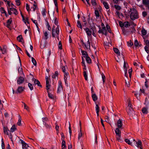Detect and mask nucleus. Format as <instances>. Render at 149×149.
<instances>
[{
	"instance_id": "79ce46f5",
	"label": "nucleus",
	"mask_w": 149,
	"mask_h": 149,
	"mask_svg": "<svg viewBox=\"0 0 149 149\" xmlns=\"http://www.w3.org/2000/svg\"><path fill=\"white\" fill-rule=\"evenodd\" d=\"M114 7L118 10H119L121 9V7L118 5H115Z\"/></svg>"
},
{
	"instance_id": "aec40b11",
	"label": "nucleus",
	"mask_w": 149,
	"mask_h": 149,
	"mask_svg": "<svg viewBox=\"0 0 149 149\" xmlns=\"http://www.w3.org/2000/svg\"><path fill=\"white\" fill-rule=\"evenodd\" d=\"M142 111L143 113L146 114H147L148 113L147 108L143 107L142 109Z\"/></svg>"
},
{
	"instance_id": "f8f14e48",
	"label": "nucleus",
	"mask_w": 149,
	"mask_h": 149,
	"mask_svg": "<svg viewBox=\"0 0 149 149\" xmlns=\"http://www.w3.org/2000/svg\"><path fill=\"white\" fill-rule=\"evenodd\" d=\"M55 26H53V27L52 28V36L53 38L55 37Z\"/></svg>"
},
{
	"instance_id": "a18cd8bd",
	"label": "nucleus",
	"mask_w": 149,
	"mask_h": 149,
	"mask_svg": "<svg viewBox=\"0 0 149 149\" xmlns=\"http://www.w3.org/2000/svg\"><path fill=\"white\" fill-rule=\"evenodd\" d=\"M31 20L33 21V22L36 25L37 27L38 28V25L37 21L36 20H34L32 18L31 19Z\"/></svg>"
},
{
	"instance_id": "bf43d9fd",
	"label": "nucleus",
	"mask_w": 149,
	"mask_h": 149,
	"mask_svg": "<svg viewBox=\"0 0 149 149\" xmlns=\"http://www.w3.org/2000/svg\"><path fill=\"white\" fill-rule=\"evenodd\" d=\"M95 109L96 112L99 111V107L97 104L96 105Z\"/></svg>"
},
{
	"instance_id": "f3484780",
	"label": "nucleus",
	"mask_w": 149,
	"mask_h": 149,
	"mask_svg": "<svg viewBox=\"0 0 149 149\" xmlns=\"http://www.w3.org/2000/svg\"><path fill=\"white\" fill-rule=\"evenodd\" d=\"M86 60L87 63L90 64L91 63V60L88 56L86 57Z\"/></svg>"
},
{
	"instance_id": "0eeeda50",
	"label": "nucleus",
	"mask_w": 149,
	"mask_h": 149,
	"mask_svg": "<svg viewBox=\"0 0 149 149\" xmlns=\"http://www.w3.org/2000/svg\"><path fill=\"white\" fill-rule=\"evenodd\" d=\"M117 128H122V123L121 120L120 119H119L117 123Z\"/></svg>"
},
{
	"instance_id": "7ed1b4c3",
	"label": "nucleus",
	"mask_w": 149,
	"mask_h": 149,
	"mask_svg": "<svg viewBox=\"0 0 149 149\" xmlns=\"http://www.w3.org/2000/svg\"><path fill=\"white\" fill-rule=\"evenodd\" d=\"M58 88L57 92L59 93L61 91L63 90V88L62 86V82L61 81H58Z\"/></svg>"
},
{
	"instance_id": "603ef678",
	"label": "nucleus",
	"mask_w": 149,
	"mask_h": 149,
	"mask_svg": "<svg viewBox=\"0 0 149 149\" xmlns=\"http://www.w3.org/2000/svg\"><path fill=\"white\" fill-rule=\"evenodd\" d=\"M44 36H45V39L47 40L48 38V34L47 32H45L44 33Z\"/></svg>"
},
{
	"instance_id": "393cba45",
	"label": "nucleus",
	"mask_w": 149,
	"mask_h": 149,
	"mask_svg": "<svg viewBox=\"0 0 149 149\" xmlns=\"http://www.w3.org/2000/svg\"><path fill=\"white\" fill-rule=\"evenodd\" d=\"M124 26L126 28H127L130 26V24L128 21H126L124 22Z\"/></svg>"
},
{
	"instance_id": "9d476101",
	"label": "nucleus",
	"mask_w": 149,
	"mask_h": 149,
	"mask_svg": "<svg viewBox=\"0 0 149 149\" xmlns=\"http://www.w3.org/2000/svg\"><path fill=\"white\" fill-rule=\"evenodd\" d=\"M101 3H103L104 7L106 9H108L109 8V6L107 2H104L102 0H101Z\"/></svg>"
},
{
	"instance_id": "c756f323",
	"label": "nucleus",
	"mask_w": 149,
	"mask_h": 149,
	"mask_svg": "<svg viewBox=\"0 0 149 149\" xmlns=\"http://www.w3.org/2000/svg\"><path fill=\"white\" fill-rule=\"evenodd\" d=\"M81 122L80 121V133H79V134L78 138V139L79 140L80 139V138L82 136V134L81 132Z\"/></svg>"
},
{
	"instance_id": "cd10ccee",
	"label": "nucleus",
	"mask_w": 149,
	"mask_h": 149,
	"mask_svg": "<svg viewBox=\"0 0 149 149\" xmlns=\"http://www.w3.org/2000/svg\"><path fill=\"white\" fill-rule=\"evenodd\" d=\"M47 91L48 93V96L51 99H54V96H53V95L52 94H51L49 92V90H47Z\"/></svg>"
},
{
	"instance_id": "58836bf2",
	"label": "nucleus",
	"mask_w": 149,
	"mask_h": 149,
	"mask_svg": "<svg viewBox=\"0 0 149 149\" xmlns=\"http://www.w3.org/2000/svg\"><path fill=\"white\" fill-rule=\"evenodd\" d=\"M31 59L32 62L33 63V65L35 66L37 64V63L35 59L33 57H32L31 58Z\"/></svg>"
},
{
	"instance_id": "412c9836",
	"label": "nucleus",
	"mask_w": 149,
	"mask_h": 149,
	"mask_svg": "<svg viewBox=\"0 0 149 149\" xmlns=\"http://www.w3.org/2000/svg\"><path fill=\"white\" fill-rule=\"evenodd\" d=\"M119 24L121 28V29L123 30V29H124V23H123L122 22L120 21L119 22Z\"/></svg>"
},
{
	"instance_id": "0e129e2a",
	"label": "nucleus",
	"mask_w": 149,
	"mask_h": 149,
	"mask_svg": "<svg viewBox=\"0 0 149 149\" xmlns=\"http://www.w3.org/2000/svg\"><path fill=\"white\" fill-rule=\"evenodd\" d=\"M12 18H11L10 19L8 20L7 21V24H10L12 22V20H11Z\"/></svg>"
},
{
	"instance_id": "4c0bfd02",
	"label": "nucleus",
	"mask_w": 149,
	"mask_h": 149,
	"mask_svg": "<svg viewBox=\"0 0 149 149\" xmlns=\"http://www.w3.org/2000/svg\"><path fill=\"white\" fill-rule=\"evenodd\" d=\"M84 73V77L85 79V80H88V77L87 76V73L86 72V71H84L83 72Z\"/></svg>"
},
{
	"instance_id": "c9c22d12",
	"label": "nucleus",
	"mask_w": 149,
	"mask_h": 149,
	"mask_svg": "<svg viewBox=\"0 0 149 149\" xmlns=\"http://www.w3.org/2000/svg\"><path fill=\"white\" fill-rule=\"evenodd\" d=\"M21 117L20 115L19 116V120H18V122L17 123V124L19 126H20L21 125Z\"/></svg>"
},
{
	"instance_id": "bb28decb",
	"label": "nucleus",
	"mask_w": 149,
	"mask_h": 149,
	"mask_svg": "<svg viewBox=\"0 0 149 149\" xmlns=\"http://www.w3.org/2000/svg\"><path fill=\"white\" fill-rule=\"evenodd\" d=\"M77 26L78 28H79L81 30L82 29V26L80 22L78 20L77 21Z\"/></svg>"
},
{
	"instance_id": "e2e57ef3",
	"label": "nucleus",
	"mask_w": 149,
	"mask_h": 149,
	"mask_svg": "<svg viewBox=\"0 0 149 149\" xmlns=\"http://www.w3.org/2000/svg\"><path fill=\"white\" fill-rule=\"evenodd\" d=\"M42 14L43 16H45L46 15V10L44 8L42 12Z\"/></svg>"
},
{
	"instance_id": "f704fd0d",
	"label": "nucleus",
	"mask_w": 149,
	"mask_h": 149,
	"mask_svg": "<svg viewBox=\"0 0 149 149\" xmlns=\"http://www.w3.org/2000/svg\"><path fill=\"white\" fill-rule=\"evenodd\" d=\"M106 28L107 29V30L110 33H111V31L110 29V26H109V25L107 24V25H106Z\"/></svg>"
},
{
	"instance_id": "8fccbe9b",
	"label": "nucleus",
	"mask_w": 149,
	"mask_h": 149,
	"mask_svg": "<svg viewBox=\"0 0 149 149\" xmlns=\"http://www.w3.org/2000/svg\"><path fill=\"white\" fill-rule=\"evenodd\" d=\"M46 22H47V25L48 26V29L49 30V31H51V27H50V26L49 24V22H48V21H46Z\"/></svg>"
},
{
	"instance_id": "9b49d317",
	"label": "nucleus",
	"mask_w": 149,
	"mask_h": 149,
	"mask_svg": "<svg viewBox=\"0 0 149 149\" xmlns=\"http://www.w3.org/2000/svg\"><path fill=\"white\" fill-rule=\"evenodd\" d=\"M35 85H37L38 86H39L41 88L42 87V86L40 82L37 79L35 80V82H34Z\"/></svg>"
},
{
	"instance_id": "c03bdc74",
	"label": "nucleus",
	"mask_w": 149,
	"mask_h": 149,
	"mask_svg": "<svg viewBox=\"0 0 149 149\" xmlns=\"http://www.w3.org/2000/svg\"><path fill=\"white\" fill-rule=\"evenodd\" d=\"M1 146L2 149H5V144L4 143L3 139L2 138L1 139Z\"/></svg>"
},
{
	"instance_id": "4468645a",
	"label": "nucleus",
	"mask_w": 149,
	"mask_h": 149,
	"mask_svg": "<svg viewBox=\"0 0 149 149\" xmlns=\"http://www.w3.org/2000/svg\"><path fill=\"white\" fill-rule=\"evenodd\" d=\"M113 49L115 53L117 54L118 56L120 55V53L118 48H113Z\"/></svg>"
},
{
	"instance_id": "1a4fd4ad",
	"label": "nucleus",
	"mask_w": 149,
	"mask_h": 149,
	"mask_svg": "<svg viewBox=\"0 0 149 149\" xmlns=\"http://www.w3.org/2000/svg\"><path fill=\"white\" fill-rule=\"evenodd\" d=\"M115 133L116 136H120L121 135V132L119 130V128H116L115 130Z\"/></svg>"
},
{
	"instance_id": "6e6d98bb",
	"label": "nucleus",
	"mask_w": 149,
	"mask_h": 149,
	"mask_svg": "<svg viewBox=\"0 0 149 149\" xmlns=\"http://www.w3.org/2000/svg\"><path fill=\"white\" fill-rule=\"evenodd\" d=\"M57 17H55V18L54 23V24L56 25H57L58 24V21L57 20Z\"/></svg>"
},
{
	"instance_id": "4d7b16f0",
	"label": "nucleus",
	"mask_w": 149,
	"mask_h": 149,
	"mask_svg": "<svg viewBox=\"0 0 149 149\" xmlns=\"http://www.w3.org/2000/svg\"><path fill=\"white\" fill-rule=\"evenodd\" d=\"M120 137H121V135H120V136H116V138L119 141H120L121 142L122 141V140L120 139Z\"/></svg>"
},
{
	"instance_id": "39448f33",
	"label": "nucleus",
	"mask_w": 149,
	"mask_h": 149,
	"mask_svg": "<svg viewBox=\"0 0 149 149\" xmlns=\"http://www.w3.org/2000/svg\"><path fill=\"white\" fill-rule=\"evenodd\" d=\"M21 141V143L22 144V148H27L28 147H29V146L28 144L25 143L24 141H23L22 140L20 139Z\"/></svg>"
},
{
	"instance_id": "a19ab883",
	"label": "nucleus",
	"mask_w": 149,
	"mask_h": 149,
	"mask_svg": "<svg viewBox=\"0 0 149 149\" xmlns=\"http://www.w3.org/2000/svg\"><path fill=\"white\" fill-rule=\"evenodd\" d=\"M139 43H141V42H138L137 40L136 39L134 41V45L136 47H138V45H139Z\"/></svg>"
},
{
	"instance_id": "7c9ffc66",
	"label": "nucleus",
	"mask_w": 149,
	"mask_h": 149,
	"mask_svg": "<svg viewBox=\"0 0 149 149\" xmlns=\"http://www.w3.org/2000/svg\"><path fill=\"white\" fill-rule=\"evenodd\" d=\"M62 149H65L66 147L65 142L64 141H62Z\"/></svg>"
},
{
	"instance_id": "49530a36",
	"label": "nucleus",
	"mask_w": 149,
	"mask_h": 149,
	"mask_svg": "<svg viewBox=\"0 0 149 149\" xmlns=\"http://www.w3.org/2000/svg\"><path fill=\"white\" fill-rule=\"evenodd\" d=\"M125 141L129 145H131L132 143L130 141V140L128 139H125Z\"/></svg>"
},
{
	"instance_id": "6e6552de",
	"label": "nucleus",
	"mask_w": 149,
	"mask_h": 149,
	"mask_svg": "<svg viewBox=\"0 0 149 149\" xmlns=\"http://www.w3.org/2000/svg\"><path fill=\"white\" fill-rule=\"evenodd\" d=\"M24 88L22 86H19L17 90V93H21L24 91Z\"/></svg>"
},
{
	"instance_id": "72a5a7b5",
	"label": "nucleus",
	"mask_w": 149,
	"mask_h": 149,
	"mask_svg": "<svg viewBox=\"0 0 149 149\" xmlns=\"http://www.w3.org/2000/svg\"><path fill=\"white\" fill-rule=\"evenodd\" d=\"M95 14L97 18V17H99L100 16L98 11L97 10H95Z\"/></svg>"
},
{
	"instance_id": "2eb2a0df",
	"label": "nucleus",
	"mask_w": 149,
	"mask_h": 149,
	"mask_svg": "<svg viewBox=\"0 0 149 149\" xmlns=\"http://www.w3.org/2000/svg\"><path fill=\"white\" fill-rule=\"evenodd\" d=\"M9 9L11 11H15L14 12V14L16 15L18 14V11L16 9L14 8H10Z\"/></svg>"
},
{
	"instance_id": "5fc2aeb1",
	"label": "nucleus",
	"mask_w": 149,
	"mask_h": 149,
	"mask_svg": "<svg viewBox=\"0 0 149 149\" xmlns=\"http://www.w3.org/2000/svg\"><path fill=\"white\" fill-rule=\"evenodd\" d=\"M22 103H23L24 105V109H26L27 110H28L29 107H28L23 102H22Z\"/></svg>"
},
{
	"instance_id": "423d86ee",
	"label": "nucleus",
	"mask_w": 149,
	"mask_h": 149,
	"mask_svg": "<svg viewBox=\"0 0 149 149\" xmlns=\"http://www.w3.org/2000/svg\"><path fill=\"white\" fill-rule=\"evenodd\" d=\"M84 30H85L86 32L89 36H90L91 35L92 31L91 30H90L88 28H84Z\"/></svg>"
},
{
	"instance_id": "c85d7f7f",
	"label": "nucleus",
	"mask_w": 149,
	"mask_h": 149,
	"mask_svg": "<svg viewBox=\"0 0 149 149\" xmlns=\"http://www.w3.org/2000/svg\"><path fill=\"white\" fill-rule=\"evenodd\" d=\"M43 121V124L45 125L46 128L47 129H49L51 127V125H49L48 124H47L45 122H44Z\"/></svg>"
},
{
	"instance_id": "ddd939ff",
	"label": "nucleus",
	"mask_w": 149,
	"mask_h": 149,
	"mask_svg": "<svg viewBox=\"0 0 149 149\" xmlns=\"http://www.w3.org/2000/svg\"><path fill=\"white\" fill-rule=\"evenodd\" d=\"M136 143L137 145V146L139 147V146L140 148L141 149H143V148L141 146L142 143L141 140H139L137 142H136Z\"/></svg>"
},
{
	"instance_id": "864d4df0",
	"label": "nucleus",
	"mask_w": 149,
	"mask_h": 149,
	"mask_svg": "<svg viewBox=\"0 0 149 149\" xmlns=\"http://www.w3.org/2000/svg\"><path fill=\"white\" fill-rule=\"evenodd\" d=\"M101 75L102 76V79L103 81V83H104L105 82V77L104 75V74L103 73H102L101 74Z\"/></svg>"
},
{
	"instance_id": "f03ea898",
	"label": "nucleus",
	"mask_w": 149,
	"mask_h": 149,
	"mask_svg": "<svg viewBox=\"0 0 149 149\" xmlns=\"http://www.w3.org/2000/svg\"><path fill=\"white\" fill-rule=\"evenodd\" d=\"M24 80V78L21 76L18 77L17 82L18 84H20L23 83Z\"/></svg>"
},
{
	"instance_id": "ea45409f",
	"label": "nucleus",
	"mask_w": 149,
	"mask_h": 149,
	"mask_svg": "<svg viewBox=\"0 0 149 149\" xmlns=\"http://www.w3.org/2000/svg\"><path fill=\"white\" fill-rule=\"evenodd\" d=\"M0 11L2 13H6V11L3 7H1L0 9Z\"/></svg>"
},
{
	"instance_id": "b1692460",
	"label": "nucleus",
	"mask_w": 149,
	"mask_h": 149,
	"mask_svg": "<svg viewBox=\"0 0 149 149\" xmlns=\"http://www.w3.org/2000/svg\"><path fill=\"white\" fill-rule=\"evenodd\" d=\"M92 97L93 100L95 102V101L97 99V97L95 93L92 94Z\"/></svg>"
},
{
	"instance_id": "e433bc0d",
	"label": "nucleus",
	"mask_w": 149,
	"mask_h": 149,
	"mask_svg": "<svg viewBox=\"0 0 149 149\" xmlns=\"http://www.w3.org/2000/svg\"><path fill=\"white\" fill-rule=\"evenodd\" d=\"M91 2L92 5L93 6H96L97 5L95 0H91Z\"/></svg>"
},
{
	"instance_id": "20e7f679",
	"label": "nucleus",
	"mask_w": 149,
	"mask_h": 149,
	"mask_svg": "<svg viewBox=\"0 0 149 149\" xmlns=\"http://www.w3.org/2000/svg\"><path fill=\"white\" fill-rule=\"evenodd\" d=\"M142 3L149 10V0H143Z\"/></svg>"
},
{
	"instance_id": "338daca9",
	"label": "nucleus",
	"mask_w": 149,
	"mask_h": 149,
	"mask_svg": "<svg viewBox=\"0 0 149 149\" xmlns=\"http://www.w3.org/2000/svg\"><path fill=\"white\" fill-rule=\"evenodd\" d=\"M142 14L143 17H145L147 15V13L146 11H143Z\"/></svg>"
},
{
	"instance_id": "473e14b6",
	"label": "nucleus",
	"mask_w": 149,
	"mask_h": 149,
	"mask_svg": "<svg viewBox=\"0 0 149 149\" xmlns=\"http://www.w3.org/2000/svg\"><path fill=\"white\" fill-rule=\"evenodd\" d=\"M34 3L33 4V6L35 7L33 8V11H35L36 9H38V8L37 7V5L35 1L34 2Z\"/></svg>"
},
{
	"instance_id": "2f4dec72",
	"label": "nucleus",
	"mask_w": 149,
	"mask_h": 149,
	"mask_svg": "<svg viewBox=\"0 0 149 149\" xmlns=\"http://www.w3.org/2000/svg\"><path fill=\"white\" fill-rule=\"evenodd\" d=\"M141 33L143 36H145L147 33L146 31L143 28L141 30Z\"/></svg>"
},
{
	"instance_id": "3c124183",
	"label": "nucleus",
	"mask_w": 149,
	"mask_h": 149,
	"mask_svg": "<svg viewBox=\"0 0 149 149\" xmlns=\"http://www.w3.org/2000/svg\"><path fill=\"white\" fill-rule=\"evenodd\" d=\"M69 132L70 135V136H71V135L72 134V130H71V126L70 125V123H69Z\"/></svg>"
},
{
	"instance_id": "dca6fc26",
	"label": "nucleus",
	"mask_w": 149,
	"mask_h": 149,
	"mask_svg": "<svg viewBox=\"0 0 149 149\" xmlns=\"http://www.w3.org/2000/svg\"><path fill=\"white\" fill-rule=\"evenodd\" d=\"M3 132L4 134H6L7 135H8V133L7 132V131H10L8 128L7 127H3Z\"/></svg>"
},
{
	"instance_id": "de8ad7c7",
	"label": "nucleus",
	"mask_w": 149,
	"mask_h": 149,
	"mask_svg": "<svg viewBox=\"0 0 149 149\" xmlns=\"http://www.w3.org/2000/svg\"><path fill=\"white\" fill-rule=\"evenodd\" d=\"M58 48L60 49H62V45L61 44V41H60L58 43Z\"/></svg>"
},
{
	"instance_id": "a878e982",
	"label": "nucleus",
	"mask_w": 149,
	"mask_h": 149,
	"mask_svg": "<svg viewBox=\"0 0 149 149\" xmlns=\"http://www.w3.org/2000/svg\"><path fill=\"white\" fill-rule=\"evenodd\" d=\"M17 129L15 127V125H13L11 127L10 131L11 132H13Z\"/></svg>"
},
{
	"instance_id": "13d9d810",
	"label": "nucleus",
	"mask_w": 149,
	"mask_h": 149,
	"mask_svg": "<svg viewBox=\"0 0 149 149\" xmlns=\"http://www.w3.org/2000/svg\"><path fill=\"white\" fill-rule=\"evenodd\" d=\"M148 47L147 46H145L144 47V49L147 52V53H148L149 52V51L148 49Z\"/></svg>"
},
{
	"instance_id": "09e8293b",
	"label": "nucleus",
	"mask_w": 149,
	"mask_h": 149,
	"mask_svg": "<svg viewBox=\"0 0 149 149\" xmlns=\"http://www.w3.org/2000/svg\"><path fill=\"white\" fill-rule=\"evenodd\" d=\"M26 8L28 11L29 12L30 11L31 9H30L28 3H26Z\"/></svg>"
},
{
	"instance_id": "774afa93",
	"label": "nucleus",
	"mask_w": 149,
	"mask_h": 149,
	"mask_svg": "<svg viewBox=\"0 0 149 149\" xmlns=\"http://www.w3.org/2000/svg\"><path fill=\"white\" fill-rule=\"evenodd\" d=\"M131 28H132V30L131 31V33H134L135 32V31H136V30L134 27H131Z\"/></svg>"
},
{
	"instance_id": "a211bd4d",
	"label": "nucleus",
	"mask_w": 149,
	"mask_h": 149,
	"mask_svg": "<svg viewBox=\"0 0 149 149\" xmlns=\"http://www.w3.org/2000/svg\"><path fill=\"white\" fill-rule=\"evenodd\" d=\"M81 52L82 55L84 57H86V56H88V54L87 52L84 50H81Z\"/></svg>"
},
{
	"instance_id": "4be33fe9",
	"label": "nucleus",
	"mask_w": 149,
	"mask_h": 149,
	"mask_svg": "<svg viewBox=\"0 0 149 149\" xmlns=\"http://www.w3.org/2000/svg\"><path fill=\"white\" fill-rule=\"evenodd\" d=\"M17 40L19 41V42H22V43L24 42H22V40H23V38L22 37V35H19L17 37Z\"/></svg>"
},
{
	"instance_id": "37998d69",
	"label": "nucleus",
	"mask_w": 149,
	"mask_h": 149,
	"mask_svg": "<svg viewBox=\"0 0 149 149\" xmlns=\"http://www.w3.org/2000/svg\"><path fill=\"white\" fill-rule=\"evenodd\" d=\"M28 86L30 90L32 91L33 90V86L32 84H31L30 83H29L28 84Z\"/></svg>"
},
{
	"instance_id": "5701e85b",
	"label": "nucleus",
	"mask_w": 149,
	"mask_h": 149,
	"mask_svg": "<svg viewBox=\"0 0 149 149\" xmlns=\"http://www.w3.org/2000/svg\"><path fill=\"white\" fill-rule=\"evenodd\" d=\"M81 59H82V61L81 62V63L82 64V65L83 66H84V69L85 70H86V65H85V63L84 59L83 57H82Z\"/></svg>"
},
{
	"instance_id": "6ab92c4d",
	"label": "nucleus",
	"mask_w": 149,
	"mask_h": 149,
	"mask_svg": "<svg viewBox=\"0 0 149 149\" xmlns=\"http://www.w3.org/2000/svg\"><path fill=\"white\" fill-rule=\"evenodd\" d=\"M50 86V84H49V81L48 80H46V89L47 90H49V87Z\"/></svg>"
},
{
	"instance_id": "f257e3e1",
	"label": "nucleus",
	"mask_w": 149,
	"mask_h": 149,
	"mask_svg": "<svg viewBox=\"0 0 149 149\" xmlns=\"http://www.w3.org/2000/svg\"><path fill=\"white\" fill-rule=\"evenodd\" d=\"M133 10L134 12H131L130 17L131 19L134 20L135 19L138 18L139 16L138 12L136 10H135L134 8H133Z\"/></svg>"
},
{
	"instance_id": "69168bd1",
	"label": "nucleus",
	"mask_w": 149,
	"mask_h": 149,
	"mask_svg": "<svg viewBox=\"0 0 149 149\" xmlns=\"http://www.w3.org/2000/svg\"><path fill=\"white\" fill-rule=\"evenodd\" d=\"M145 42L146 45V46L149 47V41L148 40H146L145 41Z\"/></svg>"
},
{
	"instance_id": "680f3d73",
	"label": "nucleus",
	"mask_w": 149,
	"mask_h": 149,
	"mask_svg": "<svg viewBox=\"0 0 149 149\" xmlns=\"http://www.w3.org/2000/svg\"><path fill=\"white\" fill-rule=\"evenodd\" d=\"M20 0H16L15 2L17 3V6H19L20 5L21 3L20 2Z\"/></svg>"
},
{
	"instance_id": "052dcab7",
	"label": "nucleus",
	"mask_w": 149,
	"mask_h": 149,
	"mask_svg": "<svg viewBox=\"0 0 149 149\" xmlns=\"http://www.w3.org/2000/svg\"><path fill=\"white\" fill-rule=\"evenodd\" d=\"M127 101L128 102V106L129 107H131L132 106V105L131 104L130 101V99H128L127 100Z\"/></svg>"
}]
</instances>
